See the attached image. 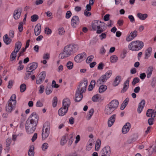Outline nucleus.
Here are the masks:
<instances>
[{
	"mask_svg": "<svg viewBox=\"0 0 156 156\" xmlns=\"http://www.w3.org/2000/svg\"><path fill=\"white\" fill-rule=\"evenodd\" d=\"M78 45L76 44H70L66 46L63 51L59 55L60 59H63L70 56L76 52L79 49Z\"/></svg>",
	"mask_w": 156,
	"mask_h": 156,
	"instance_id": "nucleus-1",
	"label": "nucleus"
},
{
	"mask_svg": "<svg viewBox=\"0 0 156 156\" xmlns=\"http://www.w3.org/2000/svg\"><path fill=\"white\" fill-rule=\"evenodd\" d=\"M88 81L87 80H83L80 83L77 87L75 96V101L76 102H79L83 98V93L86 90L87 86Z\"/></svg>",
	"mask_w": 156,
	"mask_h": 156,
	"instance_id": "nucleus-2",
	"label": "nucleus"
},
{
	"mask_svg": "<svg viewBox=\"0 0 156 156\" xmlns=\"http://www.w3.org/2000/svg\"><path fill=\"white\" fill-rule=\"evenodd\" d=\"M38 119L39 117L36 112H33L27 120L25 128L36 127Z\"/></svg>",
	"mask_w": 156,
	"mask_h": 156,
	"instance_id": "nucleus-3",
	"label": "nucleus"
},
{
	"mask_svg": "<svg viewBox=\"0 0 156 156\" xmlns=\"http://www.w3.org/2000/svg\"><path fill=\"white\" fill-rule=\"evenodd\" d=\"M16 96L15 94H12L11 96L5 106L6 112L10 113L15 108L16 103Z\"/></svg>",
	"mask_w": 156,
	"mask_h": 156,
	"instance_id": "nucleus-4",
	"label": "nucleus"
},
{
	"mask_svg": "<svg viewBox=\"0 0 156 156\" xmlns=\"http://www.w3.org/2000/svg\"><path fill=\"white\" fill-rule=\"evenodd\" d=\"M99 21L96 20H94L92 22V30L95 31L97 29L96 33L97 34H100L102 32H104L106 30V28H102L101 27L100 24H99Z\"/></svg>",
	"mask_w": 156,
	"mask_h": 156,
	"instance_id": "nucleus-5",
	"label": "nucleus"
},
{
	"mask_svg": "<svg viewBox=\"0 0 156 156\" xmlns=\"http://www.w3.org/2000/svg\"><path fill=\"white\" fill-rule=\"evenodd\" d=\"M137 43L136 42V41H132L128 45L129 48L133 51H138L141 49V47L142 46L140 45L141 47L140 48H138L137 46H136V44Z\"/></svg>",
	"mask_w": 156,
	"mask_h": 156,
	"instance_id": "nucleus-6",
	"label": "nucleus"
},
{
	"mask_svg": "<svg viewBox=\"0 0 156 156\" xmlns=\"http://www.w3.org/2000/svg\"><path fill=\"white\" fill-rule=\"evenodd\" d=\"M38 63L35 62H34L29 64L26 69V71L29 72H33L37 67Z\"/></svg>",
	"mask_w": 156,
	"mask_h": 156,
	"instance_id": "nucleus-7",
	"label": "nucleus"
},
{
	"mask_svg": "<svg viewBox=\"0 0 156 156\" xmlns=\"http://www.w3.org/2000/svg\"><path fill=\"white\" fill-rule=\"evenodd\" d=\"M111 153L110 148L109 146L104 147L101 151L100 154L103 156H110Z\"/></svg>",
	"mask_w": 156,
	"mask_h": 156,
	"instance_id": "nucleus-8",
	"label": "nucleus"
},
{
	"mask_svg": "<svg viewBox=\"0 0 156 156\" xmlns=\"http://www.w3.org/2000/svg\"><path fill=\"white\" fill-rule=\"evenodd\" d=\"M46 76V73L44 71L40 73L37 78L36 81V83L37 84L41 83L42 81L44 80Z\"/></svg>",
	"mask_w": 156,
	"mask_h": 156,
	"instance_id": "nucleus-9",
	"label": "nucleus"
},
{
	"mask_svg": "<svg viewBox=\"0 0 156 156\" xmlns=\"http://www.w3.org/2000/svg\"><path fill=\"white\" fill-rule=\"evenodd\" d=\"M21 8H18L15 10L13 14V16L15 19L17 20L20 17L22 12Z\"/></svg>",
	"mask_w": 156,
	"mask_h": 156,
	"instance_id": "nucleus-10",
	"label": "nucleus"
},
{
	"mask_svg": "<svg viewBox=\"0 0 156 156\" xmlns=\"http://www.w3.org/2000/svg\"><path fill=\"white\" fill-rule=\"evenodd\" d=\"M86 54L85 52H83L76 55L74 58L75 61L77 62H80L82 61L84 57L85 58Z\"/></svg>",
	"mask_w": 156,
	"mask_h": 156,
	"instance_id": "nucleus-11",
	"label": "nucleus"
},
{
	"mask_svg": "<svg viewBox=\"0 0 156 156\" xmlns=\"http://www.w3.org/2000/svg\"><path fill=\"white\" fill-rule=\"evenodd\" d=\"M137 31L136 30H134L133 32H131L130 35L127 36L126 38V40L127 41H130L133 40L134 38L136 37L137 35Z\"/></svg>",
	"mask_w": 156,
	"mask_h": 156,
	"instance_id": "nucleus-12",
	"label": "nucleus"
},
{
	"mask_svg": "<svg viewBox=\"0 0 156 156\" xmlns=\"http://www.w3.org/2000/svg\"><path fill=\"white\" fill-rule=\"evenodd\" d=\"M79 17L76 16H74L71 19V25L73 28H75L76 27L77 24L79 23Z\"/></svg>",
	"mask_w": 156,
	"mask_h": 156,
	"instance_id": "nucleus-13",
	"label": "nucleus"
},
{
	"mask_svg": "<svg viewBox=\"0 0 156 156\" xmlns=\"http://www.w3.org/2000/svg\"><path fill=\"white\" fill-rule=\"evenodd\" d=\"M119 104L118 101L116 100H113L111 101L108 105L114 110L118 107Z\"/></svg>",
	"mask_w": 156,
	"mask_h": 156,
	"instance_id": "nucleus-14",
	"label": "nucleus"
},
{
	"mask_svg": "<svg viewBox=\"0 0 156 156\" xmlns=\"http://www.w3.org/2000/svg\"><path fill=\"white\" fill-rule=\"evenodd\" d=\"M131 128V124L129 122H127L123 126L122 131L123 134H126L129 130Z\"/></svg>",
	"mask_w": 156,
	"mask_h": 156,
	"instance_id": "nucleus-15",
	"label": "nucleus"
},
{
	"mask_svg": "<svg viewBox=\"0 0 156 156\" xmlns=\"http://www.w3.org/2000/svg\"><path fill=\"white\" fill-rule=\"evenodd\" d=\"M145 104V101L144 100H142L139 103L137 108V112L139 113H140L144 106Z\"/></svg>",
	"mask_w": 156,
	"mask_h": 156,
	"instance_id": "nucleus-16",
	"label": "nucleus"
},
{
	"mask_svg": "<svg viewBox=\"0 0 156 156\" xmlns=\"http://www.w3.org/2000/svg\"><path fill=\"white\" fill-rule=\"evenodd\" d=\"M116 115L114 114L112 115L108 119V126L109 127H111L115 121Z\"/></svg>",
	"mask_w": 156,
	"mask_h": 156,
	"instance_id": "nucleus-17",
	"label": "nucleus"
},
{
	"mask_svg": "<svg viewBox=\"0 0 156 156\" xmlns=\"http://www.w3.org/2000/svg\"><path fill=\"white\" fill-rule=\"evenodd\" d=\"M68 111L67 108L62 107L58 110V113L60 116H63L66 114Z\"/></svg>",
	"mask_w": 156,
	"mask_h": 156,
	"instance_id": "nucleus-18",
	"label": "nucleus"
},
{
	"mask_svg": "<svg viewBox=\"0 0 156 156\" xmlns=\"http://www.w3.org/2000/svg\"><path fill=\"white\" fill-rule=\"evenodd\" d=\"M129 79H128L124 82L123 84V87L121 91L122 93H124L127 90L129 87Z\"/></svg>",
	"mask_w": 156,
	"mask_h": 156,
	"instance_id": "nucleus-19",
	"label": "nucleus"
},
{
	"mask_svg": "<svg viewBox=\"0 0 156 156\" xmlns=\"http://www.w3.org/2000/svg\"><path fill=\"white\" fill-rule=\"evenodd\" d=\"M70 105V102L68 98L64 99L62 102V107L66 108H67Z\"/></svg>",
	"mask_w": 156,
	"mask_h": 156,
	"instance_id": "nucleus-20",
	"label": "nucleus"
},
{
	"mask_svg": "<svg viewBox=\"0 0 156 156\" xmlns=\"http://www.w3.org/2000/svg\"><path fill=\"white\" fill-rule=\"evenodd\" d=\"M42 139L43 140H45L48 136L50 133V130L42 129Z\"/></svg>",
	"mask_w": 156,
	"mask_h": 156,
	"instance_id": "nucleus-21",
	"label": "nucleus"
},
{
	"mask_svg": "<svg viewBox=\"0 0 156 156\" xmlns=\"http://www.w3.org/2000/svg\"><path fill=\"white\" fill-rule=\"evenodd\" d=\"M41 32V25L40 23L37 24L34 28V34L36 36L38 35Z\"/></svg>",
	"mask_w": 156,
	"mask_h": 156,
	"instance_id": "nucleus-22",
	"label": "nucleus"
},
{
	"mask_svg": "<svg viewBox=\"0 0 156 156\" xmlns=\"http://www.w3.org/2000/svg\"><path fill=\"white\" fill-rule=\"evenodd\" d=\"M114 111L112 108L107 105L105 107V112L106 114L109 115L111 114Z\"/></svg>",
	"mask_w": 156,
	"mask_h": 156,
	"instance_id": "nucleus-23",
	"label": "nucleus"
},
{
	"mask_svg": "<svg viewBox=\"0 0 156 156\" xmlns=\"http://www.w3.org/2000/svg\"><path fill=\"white\" fill-rule=\"evenodd\" d=\"M22 45V44L20 41H18L16 42L14 51H15L16 52H18L21 48Z\"/></svg>",
	"mask_w": 156,
	"mask_h": 156,
	"instance_id": "nucleus-24",
	"label": "nucleus"
},
{
	"mask_svg": "<svg viewBox=\"0 0 156 156\" xmlns=\"http://www.w3.org/2000/svg\"><path fill=\"white\" fill-rule=\"evenodd\" d=\"M107 80L105 79V78L102 75L101 76L100 78L97 80L96 84L98 86L104 83V82H105Z\"/></svg>",
	"mask_w": 156,
	"mask_h": 156,
	"instance_id": "nucleus-25",
	"label": "nucleus"
},
{
	"mask_svg": "<svg viewBox=\"0 0 156 156\" xmlns=\"http://www.w3.org/2000/svg\"><path fill=\"white\" fill-rule=\"evenodd\" d=\"M153 67L152 66H150L147 68L146 72L147 74V77L148 78H150L152 74L153 71Z\"/></svg>",
	"mask_w": 156,
	"mask_h": 156,
	"instance_id": "nucleus-26",
	"label": "nucleus"
},
{
	"mask_svg": "<svg viewBox=\"0 0 156 156\" xmlns=\"http://www.w3.org/2000/svg\"><path fill=\"white\" fill-rule=\"evenodd\" d=\"M3 38L4 42L6 44L8 45L10 43L12 40L8 37V36L7 34H6L3 37Z\"/></svg>",
	"mask_w": 156,
	"mask_h": 156,
	"instance_id": "nucleus-27",
	"label": "nucleus"
},
{
	"mask_svg": "<svg viewBox=\"0 0 156 156\" xmlns=\"http://www.w3.org/2000/svg\"><path fill=\"white\" fill-rule=\"evenodd\" d=\"M137 16L140 20H144L147 17V15L139 12L137 14Z\"/></svg>",
	"mask_w": 156,
	"mask_h": 156,
	"instance_id": "nucleus-28",
	"label": "nucleus"
},
{
	"mask_svg": "<svg viewBox=\"0 0 156 156\" xmlns=\"http://www.w3.org/2000/svg\"><path fill=\"white\" fill-rule=\"evenodd\" d=\"M68 136V134H66L64 136H62L60 141V144L61 145H64L67 142V140H66V137Z\"/></svg>",
	"mask_w": 156,
	"mask_h": 156,
	"instance_id": "nucleus-29",
	"label": "nucleus"
},
{
	"mask_svg": "<svg viewBox=\"0 0 156 156\" xmlns=\"http://www.w3.org/2000/svg\"><path fill=\"white\" fill-rule=\"evenodd\" d=\"M36 127L25 128V129L27 133L29 134H30L33 133L34 132L36 129Z\"/></svg>",
	"mask_w": 156,
	"mask_h": 156,
	"instance_id": "nucleus-30",
	"label": "nucleus"
},
{
	"mask_svg": "<svg viewBox=\"0 0 156 156\" xmlns=\"http://www.w3.org/2000/svg\"><path fill=\"white\" fill-rule=\"evenodd\" d=\"M107 88V86L105 85H100L99 89V93H103L106 90Z\"/></svg>",
	"mask_w": 156,
	"mask_h": 156,
	"instance_id": "nucleus-31",
	"label": "nucleus"
},
{
	"mask_svg": "<svg viewBox=\"0 0 156 156\" xmlns=\"http://www.w3.org/2000/svg\"><path fill=\"white\" fill-rule=\"evenodd\" d=\"M152 48L151 47L148 48L145 51V59H147L148 57H149L151 54Z\"/></svg>",
	"mask_w": 156,
	"mask_h": 156,
	"instance_id": "nucleus-32",
	"label": "nucleus"
},
{
	"mask_svg": "<svg viewBox=\"0 0 156 156\" xmlns=\"http://www.w3.org/2000/svg\"><path fill=\"white\" fill-rule=\"evenodd\" d=\"M154 113L153 109H149L147 111L146 115L148 117H153V115Z\"/></svg>",
	"mask_w": 156,
	"mask_h": 156,
	"instance_id": "nucleus-33",
	"label": "nucleus"
},
{
	"mask_svg": "<svg viewBox=\"0 0 156 156\" xmlns=\"http://www.w3.org/2000/svg\"><path fill=\"white\" fill-rule=\"evenodd\" d=\"M34 147L32 145L30 147V148L28 151V154L29 156H34Z\"/></svg>",
	"mask_w": 156,
	"mask_h": 156,
	"instance_id": "nucleus-34",
	"label": "nucleus"
},
{
	"mask_svg": "<svg viewBox=\"0 0 156 156\" xmlns=\"http://www.w3.org/2000/svg\"><path fill=\"white\" fill-rule=\"evenodd\" d=\"M112 73V71L109 70L105 74L103 75L105 79L107 80L111 76Z\"/></svg>",
	"mask_w": 156,
	"mask_h": 156,
	"instance_id": "nucleus-35",
	"label": "nucleus"
},
{
	"mask_svg": "<svg viewBox=\"0 0 156 156\" xmlns=\"http://www.w3.org/2000/svg\"><path fill=\"white\" fill-rule=\"evenodd\" d=\"M121 79V76H117L115 79L113 85L115 86H117L120 82Z\"/></svg>",
	"mask_w": 156,
	"mask_h": 156,
	"instance_id": "nucleus-36",
	"label": "nucleus"
},
{
	"mask_svg": "<svg viewBox=\"0 0 156 156\" xmlns=\"http://www.w3.org/2000/svg\"><path fill=\"white\" fill-rule=\"evenodd\" d=\"M51 89H52V88L51 87L50 85L47 86L46 87L45 92L47 94L49 95L52 93V90Z\"/></svg>",
	"mask_w": 156,
	"mask_h": 156,
	"instance_id": "nucleus-37",
	"label": "nucleus"
},
{
	"mask_svg": "<svg viewBox=\"0 0 156 156\" xmlns=\"http://www.w3.org/2000/svg\"><path fill=\"white\" fill-rule=\"evenodd\" d=\"M17 52H16L15 51H13L11 53L10 56V60L11 61L14 60L16 57V54Z\"/></svg>",
	"mask_w": 156,
	"mask_h": 156,
	"instance_id": "nucleus-38",
	"label": "nucleus"
},
{
	"mask_svg": "<svg viewBox=\"0 0 156 156\" xmlns=\"http://www.w3.org/2000/svg\"><path fill=\"white\" fill-rule=\"evenodd\" d=\"M50 123L48 122H46L43 125L42 129L50 130Z\"/></svg>",
	"mask_w": 156,
	"mask_h": 156,
	"instance_id": "nucleus-39",
	"label": "nucleus"
},
{
	"mask_svg": "<svg viewBox=\"0 0 156 156\" xmlns=\"http://www.w3.org/2000/svg\"><path fill=\"white\" fill-rule=\"evenodd\" d=\"M117 60L118 57L116 55H112L110 58V60L112 63L116 62Z\"/></svg>",
	"mask_w": 156,
	"mask_h": 156,
	"instance_id": "nucleus-40",
	"label": "nucleus"
},
{
	"mask_svg": "<svg viewBox=\"0 0 156 156\" xmlns=\"http://www.w3.org/2000/svg\"><path fill=\"white\" fill-rule=\"evenodd\" d=\"M66 66L68 69L70 70L72 69L73 67V63L72 62L69 61L66 63Z\"/></svg>",
	"mask_w": 156,
	"mask_h": 156,
	"instance_id": "nucleus-41",
	"label": "nucleus"
},
{
	"mask_svg": "<svg viewBox=\"0 0 156 156\" xmlns=\"http://www.w3.org/2000/svg\"><path fill=\"white\" fill-rule=\"evenodd\" d=\"M20 91L21 93L24 92L26 89V85L24 83L21 84L20 86Z\"/></svg>",
	"mask_w": 156,
	"mask_h": 156,
	"instance_id": "nucleus-42",
	"label": "nucleus"
},
{
	"mask_svg": "<svg viewBox=\"0 0 156 156\" xmlns=\"http://www.w3.org/2000/svg\"><path fill=\"white\" fill-rule=\"evenodd\" d=\"M38 16L36 14H34L31 17V20L32 22H36L38 19Z\"/></svg>",
	"mask_w": 156,
	"mask_h": 156,
	"instance_id": "nucleus-43",
	"label": "nucleus"
},
{
	"mask_svg": "<svg viewBox=\"0 0 156 156\" xmlns=\"http://www.w3.org/2000/svg\"><path fill=\"white\" fill-rule=\"evenodd\" d=\"M152 147V146H150V149H148V152H149V155L151 156V155L154 152H156V147L155 146L154 147H153V150H152L151 151V148Z\"/></svg>",
	"mask_w": 156,
	"mask_h": 156,
	"instance_id": "nucleus-44",
	"label": "nucleus"
},
{
	"mask_svg": "<svg viewBox=\"0 0 156 156\" xmlns=\"http://www.w3.org/2000/svg\"><path fill=\"white\" fill-rule=\"evenodd\" d=\"M57 98L56 97H54L52 101V106L53 107H55L57 103Z\"/></svg>",
	"mask_w": 156,
	"mask_h": 156,
	"instance_id": "nucleus-45",
	"label": "nucleus"
},
{
	"mask_svg": "<svg viewBox=\"0 0 156 156\" xmlns=\"http://www.w3.org/2000/svg\"><path fill=\"white\" fill-rule=\"evenodd\" d=\"M94 112V110L93 108L91 109L89 111L87 116L88 117V119H90L92 116Z\"/></svg>",
	"mask_w": 156,
	"mask_h": 156,
	"instance_id": "nucleus-46",
	"label": "nucleus"
},
{
	"mask_svg": "<svg viewBox=\"0 0 156 156\" xmlns=\"http://www.w3.org/2000/svg\"><path fill=\"white\" fill-rule=\"evenodd\" d=\"M140 81V79L138 77H135L132 82V85L134 86L137 83H138Z\"/></svg>",
	"mask_w": 156,
	"mask_h": 156,
	"instance_id": "nucleus-47",
	"label": "nucleus"
},
{
	"mask_svg": "<svg viewBox=\"0 0 156 156\" xmlns=\"http://www.w3.org/2000/svg\"><path fill=\"white\" fill-rule=\"evenodd\" d=\"M51 30L48 27H46L44 29V33L47 34H50L51 33Z\"/></svg>",
	"mask_w": 156,
	"mask_h": 156,
	"instance_id": "nucleus-48",
	"label": "nucleus"
},
{
	"mask_svg": "<svg viewBox=\"0 0 156 156\" xmlns=\"http://www.w3.org/2000/svg\"><path fill=\"white\" fill-rule=\"evenodd\" d=\"M100 35L99 36L101 40H102L103 39H105L107 36V32L105 33H101Z\"/></svg>",
	"mask_w": 156,
	"mask_h": 156,
	"instance_id": "nucleus-49",
	"label": "nucleus"
},
{
	"mask_svg": "<svg viewBox=\"0 0 156 156\" xmlns=\"http://www.w3.org/2000/svg\"><path fill=\"white\" fill-rule=\"evenodd\" d=\"M155 117V115H154L153 117L149 118L148 120V122L150 125H152L153 124V122L154 121V118Z\"/></svg>",
	"mask_w": 156,
	"mask_h": 156,
	"instance_id": "nucleus-50",
	"label": "nucleus"
},
{
	"mask_svg": "<svg viewBox=\"0 0 156 156\" xmlns=\"http://www.w3.org/2000/svg\"><path fill=\"white\" fill-rule=\"evenodd\" d=\"M136 42L137 43V44H136V46H137L138 48H140V47H141V46H140V45L142 46L141 47V48L143 47L144 43L143 42L140 41H136Z\"/></svg>",
	"mask_w": 156,
	"mask_h": 156,
	"instance_id": "nucleus-51",
	"label": "nucleus"
},
{
	"mask_svg": "<svg viewBox=\"0 0 156 156\" xmlns=\"http://www.w3.org/2000/svg\"><path fill=\"white\" fill-rule=\"evenodd\" d=\"M27 72L26 74V76L25 77V79L26 80L29 79L30 77V76H31L33 74V72Z\"/></svg>",
	"mask_w": 156,
	"mask_h": 156,
	"instance_id": "nucleus-52",
	"label": "nucleus"
},
{
	"mask_svg": "<svg viewBox=\"0 0 156 156\" xmlns=\"http://www.w3.org/2000/svg\"><path fill=\"white\" fill-rule=\"evenodd\" d=\"M94 58V56L93 55H91L89 56L86 60L87 62L88 63H90L92 61Z\"/></svg>",
	"mask_w": 156,
	"mask_h": 156,
	"instance_id": "nucleus-53",
	"label": "nucleus"
},
{
	"mask_svg": "<svg viewBox=\"0 0 156 156\" xmlns=\"http://www.w3.org/2000/svg\"><path fill=\"white\" fill-rule=\"evenodd\" d=\"M48 144L46 143H44L42 146V149L43 151H44L47 149L48 147Z\"/></svg>",
	"mask_w": 156,
	"mask_h": 156,
	"instance_id": "nucleus-54",
	"label": "nucleus"
},
{
	"mask_svg": "<svg viewBox=\"0 0 156 156\" xmlns=\"http://www.w3.org/2000/svg\"><path fill=\"white\" fill-rule=\"evenodd\" d=\"M19 31L21 32L23 30V23L22 22L19 23L18 27Z\"/></svg>",
	"mask_w": 156,
	"mask_h": 156,
	"instance_id": "nucleus-55",
	"label": "nucleus"
},
{
	"mask_svg": "<svg viewBox=\"0 0 156 156\" xmlns=\"http://www.w3.org/2000/svg\"><path fill=\"white\" fill-rule=\"evenodd\" d=\"M72 13L70 11H67L66 13V17L67 19L69 18L72 15Z\"/></svg>",
	"mask_w": 156,
	"mask_h": 156,
	"instance_id": "nucleus-56",
	"label": "nucleus"
},
{
	"mask_svg": "<svg viewBox=\"0 0 156 156\" xmlns=\"http://www.w3.org/2000/svg\"><path fill=\"white\" fill-rule=\"evenodd\" d=\"M98 99V95H95L92 98V100L94 102L97 101Z\"/></svg>",
	"mask_w": 156,
	"mask_h": 156,
	"instance_id": "nucleus-57",
	"label": "nucleus"
},
{
	"mask_svg": "<svg viewBox=\"0 0 156 156\" xmlns=\"http://www.w3.org/2000/svg\"><path fill=\"white\" fill-rule=\"evenodd\" d=\"M51 86L52 88L54 87L55 88H58L59 87L58 84H56L55 81L54 80L52 81Z\"/></svg>",
	"mask_w": 156,
	"mask_h": 156,
	"instance_id": "nucleus-58",
	"label": "nucleus"
},
{
	"mask_svg": "<svg viewBox=\"0 0 156 156\" xmlns=\"http://www.w3.org/2000/svg\"><path fill=\"white\" fill-rule=\"evenodd\" d=\"M110 15L109 14H106L104 16L103 19L105 21H107L109 20Z\"/></svg>",
	"mask_w": 156,
	"mask_h": 156,
	"instance_id": "nucleus-59",
	"label": "nucleus"
},
{
	"mask_svg": "<svg viewBox=\"0 0 156 156\" xmlns=\"http://www.w3.org/2000/svg\"><path fill=\"white\" fill-rule=\"evenodd\" d=\"M13 82L12 80H10L9 82L8 85V88L9 89L11 88L13 86Z\"/></svg>",
	"mask_w": 156,
	"mask_h": 156,
	"instance_id": "nucleus-60",
	"label": "nucleus"
},
{
	"mask_svg": "<svg viewBox=\"0 0 156 156\" xmlns=\"http://www.w3.org/2000/svg\"><path fill=\"white\" fill-rule=\"evenodd\" d=\"M14 32L13 30H10L9 33V35L11 38H12L14 36Z\"/></svg>",
	"mask_w": 156,
	"mask_h": 156,
	"instance_id": "nucleus-61",
	"label": "nucleus"
},
{
	"mask_svg": "<svg viewBox=\"0 0 156 156\" xmlns=\"http://www.w3.org/2000/svg\"><path fill=\"white\" fill-rule=\"evenodd\" d=\"M65 32L64 29L62 28H60L58 29V34L59 35H61L63 34Z\"/></svg>",
	"mask_w": 156,
	"mask_h": 156,
	"instance_id": "nucleus-62",
	"label": "nucleus"
},
{
	"mask_svg": "<svg viewBox=\"0 0 156 156\" xmlns=\"http://www.w3.org/2000/svg\"><path fill=\"white\" fill-rule=\"evenodd\" d=\"M74 135L75 134L74 133H73L71 134H70V135L69 136H70L69 140L73 141L74 139Z\"/></svg>",
	"mask_w": 156,
	"mask_h": 156,
	"instance_id": "nucleus-63",
	"label": "nucleus"
},
{
	"mask_svg": "<svg viewBox=\"0 0 156 156\" xmlns=\"http://www.w3.org/2000/svg\"><path fill=\"white\" fill-rule=\"evenodd\" d=\"M36 106L37 107H41L43 106V104L40 101H38L36 104Z\"/></svg>",
	"mask_w": 156,
	"mask_h": 156,
	"instance_id": "nucleus-64",
	"label": "nucleus"
}]
</instances>
